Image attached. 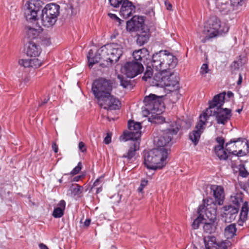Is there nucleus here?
<instances>
[{"label":"nucleus","mask_w":249,"mask_h":249,"mask_svg":"<svg viewBox=\"0 0 249 249\" xmlns=\"http://www.w3.org/2000/svg\"><path fill=\"white\" fill-rule=\"evenodd\" d=\"M111 81L104 78L95 80L92 91L101 107L104 109H119L121 107L120 101L110 94L112 89Z\"/></svg>","instance_id":"f257e3e1"},{"label":"nucleus","mask_w":249,"mask_h":249,"mask_svg":"<svg viewBox=\"0 0 249 249\" xmlns=\"http://www.w3.org/2000/svg\"><path fill=\"white\" fill-rule=\"evenodd\" d=\"M123 53V47L117 43L107 44L101 47L93 55V52L90 50L87 55L89 66L91 68L93 65L103 60L105 63L101 64L103 67H108L118 61Z\"/></svg>","instance_id":"f03ea898"},{"label":"nucleus","mask_w":249,"mask_h":249,"mask_svg":"<svg viewBox=\"0 0 249 249\" xmlns=\"http://www.w3.org/2000/svg\"><path fill=\"white\" fill-rule=\"evenodd\" d=\"M127 127L128 130L123 132L120 140L124 142L131 141L128 151L123 156V157L130 160L135 155L136 151L140 149L142 126L140 123L130 120L128 121Z\"/></svg>","instance_id":"7ed1b4c3"},{"label":"nucleus","mask_w":249,"mask_h":249,"mask_svg":"<svg viewBox=\"0 0 249 249\" xmlns=\"http://www.w3.org/2000/svg\"><path fill=\"white\" fill-rule=\"evenodd\" d=\"M177 64V58L166 50H161L154 53L151 61L153 69L162 72L174 68Z\"/></svg>","instance_id":"20e7f679"},{"label":"nucleus","mask_w":249,"mask_h":249,"mask_svg":"<svg viewBox=\"0 0 249 249\" xmlns=\"http://www.w3.org/2000/svg\"><path fill=\"white\" fill-rule=\"evenodd\" d=\"M168 150L166 148H157L145 153L144 163L148 169L156 170L166 164Z\"/></svg>","instance_id":"39448f33"},{"label":"nucleus","mask_w":249,"mask_h":249,"mask_svg":"<svg viewBox=\"0 0 249 249\" xmlns=\"http://www.w3.org/2000/svg\"><path fill=\"white\" fill-rule=\"evenodd\" d=\"M169 127L162 131L157 140H155L158 148H165V147L169 145L174 135L177 134L180 126L176 122H171L169 124Z\"/></svg>","instance_id":"423d86ee"},{"label":"nucleus","mask_w":249,"mask_h":249,"mask_svg":"<svg viewBox=\"0 0 249 249\" xmlns=\"http://www.w3.org/2000/svg\"><path fill=\"white\" fill-rule=\"evenodd\" d=\"M212 110H205L199 116V121L196 125L195 129L190 133V140L195 145H196L199 140L201 134L205 128V126L210 117L212 115Z\"/></svg>","instance_id":"0eeeda50"},{"label":"nucleus","mask_w":249,"mask_h":249,"mask_svg":"<svg viewBox=\"0 0 249 249\" xmlns=\"http://www.w3.org/2000/svg\"><path fill=\"white\" fill-rule=\"evenodd\" d=\"M170 99L162 96H156L151 94L144 97L143 109H162L170 107Z\"/></svg>","instance_id":"6e6552de"},{"label":"nucleus","mask_w":249,"mask_h":249,"mask_svg":"<svg viewBox=\"0 0 249 249\" xmlns=\"http://www.w3.org/2000/svg\"><path fill=\"white\" fill-rule=\"evenodd\" d=\"M42 1L30 0L24 5V17L27 21L32 22L37 19L38 12L42 7Z\"/></svg>","instance_id":"1a4fd4ad"},{"label":"nucleus","mask_w":249,"mask_h":249,"mask_svg":"<svg viewBox=\"0 0 249 249\" xmlns=\"http://www.w3.org/2000/svg\"><path fill=\"white\" fill-rule=\"evenodd\" d=\"M233 94L231 91L227 93L224 91L213 96L212 100L209 101V107L207 109H228L227 107L222 108L224 103L226 102L233 100Z\"/></svg>","instance_id":"9d476101"},{"label":"nucleus","mask_w":249,"mask_h":249,"mask_svg":"<svg viewBox=\"0 0 249 249\" xmlns=\"http://www.w3.org/2000/svg\"><path fill=\"white\" fill-rule=\"evenodd\" d=\"M143 71L142 65L138 61L127 62L121 68L122 72L130 78L141 73Z\"/></svg>","instance_id":"9b49d317"},{"label":"nucleus","mask_w":249,"mask_h":249,"mask_svg":"<svg viewBox=\"0 0 249 249\" xmlns=\"http://www.w3.org/2000/svg\"><path fill=\"white\" fill-rule=\"evenodd\" d=\"M201 207L202 216L203 213H205V216L211 222H214L216 217V206L215 203L213 202L212 199H204L203 205H200Z\"/></svg>","instance_id":"f8f14e48"},{"label":"nucleus","mask_w":249,"mask_h":249,"mask_svg":"<svg viewBox=\"0 0 249 249\" xmlns=\"http://www.w3.org/2000/svg\"><path fill=\"white\" fill-rule=\"evenodd\" d=\"M161 110H142L141 114L143 117L147 118L150 122L161 124L165 122V118L161 115Z\"/></svg>","instance_id":"ddd939ff"},{"label":"nucleus","mask_w":249,"mask_h":249,"mask_svg":"<svg viewBox=\"0 0 249 249\" xmlns=\"http://www.w3.org/2000/svg\"><path fill=\"white\" fill-rule=\"evenodd\" d=\"M205 249H226L228 242L218 241L213 236H207L203 238Z\"/></svg>","instance_id":"4468645a"},{"label":"nucleus","mask_w":249,"mask_h":249,"mask_svg":"<svg viewBox=\"0 0 249 249\" xmlns=\"http://www.w3.org/2000/svg\"><path fill=\"white\" fill-rule=\"evenodd\" d=\"M179 78L174 73L166 74L164 83L161 82L160 85H163L168 90L173 91L179 89Z\"/></svg>","instance_id":"2eb2a0df"},{"label":"nucleus","mask_w":249,"mask_h":249,"mask_svg":"<svg viewBox=\"0 0 249 249\" xmlns=\"http://www.w3.org/2000/svg\"><path fill=\"white\" fill-rule=\"evenodd\" d=\"M144 19L142 16H133L126 22V29L130 32L137 31L142 29Z\"/></svg>","instance_id":"dca6fc26"},{"label":"nucleus","mask_w":249,"mask_h":249,"mask_svg":"<svg viewBox=\"0 0 249 249\" xmlns=\"http://www.w3.org/2000/svg\"><path fill=\"white\" fill-rule=\"evenodd\" d=\"M205 25L208 26V28H212L217 30L219 33L221 34L226 33L229 30V27L225 24H221L220 21L215 17L210 18Z\"/></svg>","instance_id":"f3484780"},{"label":"nucleus","mask_w":249,"mask_h":249,"mask_svg":"<svg viewBox=\"0 0 249 249\" xmlns=\"http://www.w3.org/2000/svg\"><path fill=\"white\" fill-rule=\"evenodd\" d=\"M135 6L128 0H124L120 11V15L124 18L131 16L135 12Z\"/></svg>","instance_id":"a211bd4d"},{"label":"nucleus","mask_w":249,"mask_h":249,"mask_svg":"<svg viewBox=\"0 0 249 249\" xmlns=\"http://www.w3.org/2000/svg\"><path fill=\"white\" fill-rule=\"evenodd\" d=\"M210 189L213 193L215 202L219 205H222L225 198L224 190L223 187L220 185H212Z\"/></svg>","instance_id":"6ab92c4d"},{"label":"nucleus","mask_w":249,"mask_h":249,"mask_svg":"<svg viewBox=\"0 0 249 249\" xmlns=\"http://www.w3.org/2000/svg\"><path fill=\"white\" fill-rule=\"evenodd\" d=\"M213 115L217 124H224L231 116V110H214Z\"/></svg>","instance_id":"aec40b11"},{"label":"nucleus","mask_w":249,"mask_h":249,"mask_svg":"<svg viewBox=\"0 0 249 249\" xmlns=\"http://www.w3.org/2000/svg\"><path fill=\"white\" fill-rule=\"evenodd\" d=\"M25 51L28 56L31 57H36L39 55L41 53L40 46L34 42L29 41L26 45Z\"/></svg>","instance_id":"412c9836"},{"label":"nucleus","mask_w":249,"mask_h":249,"mask_svg":"<svg viewBox=\"0 0 249 249\" xmlns=\"http://www.w3.org/2000/svg\"><path fill=\"white\" fill-rule=\"evenodd\" d=\"M224 208V215L226 220L231 222L234 220L237 216L239 208L231 205L226 206Z\"/></svg>","instance_id":"4be33fe9"},{"label":"nucleus","mask_w":249,"mask_h":249,"mask_svg":"<svg viewBox=\"0 0 249 249\" xmlns=\"http://www.w3.org/2000/svg\"><path fill=\"white\" fill-rule=\"evenodd\" d=\"M57 18L53 16H49L48 14L43 13L41 17L42 24L46 27H50L53 25L57 20Z\"/></svg>","instance_id":"5701e85b"},{"label":"nucleus","mask_w":249,"mask_h":249,"mask_svg":"<svg viewBox=\"0 0 249 249\" xmlns=\"http://www.w3.org/2000/svg\"><path fill=\"white\" fill-rule=\"evenodd\" d=\"M59 6L54 3H50L42 9V12L48 14L49 16H53L58 17L59 14Z\"/></svg>","instance_id":"b1692460"},{"label":"nucleus","mask_w":249,"mask_h":249,"mask_svg":"<svg viewBox=\"0 0 249 249\" xmlns=\"http://www.w3.org/2000/svg\"><path fill=\"white\" fill-rule=\"evenodd\" d=\"M25 32L28 38L35 39L39 36L42 30L40 27L34 28L28 26L25 28Z\"/></svg>","instance_id":"393cba45"},{"label":"nucleus","mask_w":249,"mask_h":249,"mask_svg":"<svg viewBox=\"0 0 249 249\" xmlns=\"http://www.w3.org/2000/svg\"><path fill=\"white\" fill-rule=\"evenodd\" d=\"M66 207V202L64 200H60L57 205V207L53 210V216L55 218L61 217L64 215Z\"/></svg>","instance_id":"a878e982"},{"label":"nucleus","mask_w":249,"mask_h":249,"mask_svg":"<svg viewBox=\"0 0 249 249\" xmlns=\"http://www.w3.org/2000/svg\"><path fill=\"white\" fill-rule=\"evenodd\" d=\"M232 168L235 173H239L242 177H247L249 175V172L245 168V165L241 163H234L232 164Z\"/></svg>","instance_id":"bb28decb"},{"label":"nucleus","mask_w":249,"mask_h":249,"mask_svg":"<svg viewBox=\"0 0 249 249\" xmlns=\"http://www.w3.org/2000/svg\"><path fill=\"white\" fill-rule=\"evenodd\" d=\"M238 142V140H231L230 142L226 143V145H225L226 149L228 152L229 153H231L232 154L236 155L238 157H241V156H244L246 154L245 152L243 151L242 149L239 150L237 152L236 150L232 149L231 147H229V146L231 144H232V143H233V145H232V147L233 148L234 146L236 147L237 146V145H235V143Z\"/></svg>","instance_id":"cd10ccee"},{"label":"nucleus","mask_w":249,"mask_h":249,"mask_svg":"<svg viewBox=\"0 0 249 249\" xmlns=\"http://www.w3.org/2000/svg\"><path fill=\"white\" fill-rule=\"evenodd\" d=\"M208 26L204 25V30L203 33L205 36V38L202 40V41L205 42L207 40L215 37L219 35H221V33H219L217 30H214L212 28H207Z\"/></svg>","instance_id":"c85d7f7f"},{"label":"nucleus","mask_w":249,"mask_h":249,"mask_svg":"<svg viewBox=\"0 0 249 249\" xmlns=\"http://www.w3.org/2000/svg\"><path fill=\"white\" fill-rule=\"evenodd\" d=\"M166 75L163 72H157L155 73L152 78V84L153 86L163 88V85H160L161 82L164 83Z\"/></svg>","instance_id":"c756f323"},{"label":"nucleus","mask_w":249,"mask_h":249,"mask_svg":"<svg viewBox=\"0 0 249 249\" xmlns=\"http://www.w3.org/2000/svg\"><path fill=\"white\" fill-rule=\"evenodd\" d=\"M230 201L234 205V206L239 208L240 205L244 202L243 201V194L241 192L233 193L231 196Z\"/></svg>","instance_id":"7c9ffc66"},{"label":"nucleus","mask_w":249,"mask_h":249,"mask_svg":"<svg viewBox=\"0 0 249 249\" xmlns=\"http://www.w3.org/2000/svg\"><path fill=\"white\" fill-rule=\"evenodd\" d=\"M236 225L234 224H231L227 226L224 230V234L227 239L232 238L236 232Z\"/></svg>","instance_id":"2f4dec72"},{"label":"nucleus","mask_w":249,"mask_h":249,"mask_svg":"<svg viewBox=\"0 0 249 249\" xmlns=\"http://www.w3.org/2000/svg\"><path fill=\"white\" fill-rule=\"evenodd\" d=\"M214 151L220 160H225L228 157V153L224 149L223 146H215Z\"/></svg>","instance_id":"473e14b6"},{"label":"nucleus","mask_w":249,"mask_h":249,"mask_svg":"<svg viewBox=\"0 0 249 249\" xmlns=\"http://www.w3.org/2000/svg\"><path fill=\"white\" fill-rule=\"evenodd\" d=\"M249 211V205L247 201H245L242 204V209L240 214V220L242 222H244L247 218Z\"/></svg>","instance_id":"72a5a7b5"},{"label":"nucleus","mask_w":249,"mask_h":249,"mask_svg":"<svg viewBox=\"0 0 249 249\" xmlns=\"http://www.w3.org/2000/svg\"><path fill=\"white\" fill-rule=\"evenodd\" d=\"M147 50L142 48L136 50L133 53V56L136 61L141 60L147 54Z\"/></svg>","instance_id":"f704fd0d"},{"label":"nucleus","mask_w":249,"mask_h":249,"mask_svg":"<svg viewBox=\"0 0 249 249\" xmlns=\"http://www.w3.org/2000/svg\"><path fill=\"white\" fill-rule=\"evenodd\" d=\"M149 39V34L146 32H142L138 34L137 42L139 45H143L146 43Z\"/></svg>","instance_id":"c9c22d12"},{"label":"nucleus","mask_w":249,"mask_h":249,"mask_svg":"<svg viewBox=\"0 0 249 249\" xmlns=\"http://www.w3.org/2000/svg\"><path fill=\"white\" fill-rule=\"evenodd\" d=\"M197 213L199 216L194 220L192 223V227L194 229H196L198 228L199 224L202 222V220L205 219L203 216H202L201 213V207H199L197 210Z\"/></svg>","instance_id":"e433bc0d"},{"label":"nucleus","mask_w":249,"mask_h":249,"mask_svg":"<svg viewBox=\"0 0 249 249\" xmlns=\"http://www.w3.org/2000/svg\"><path fill=\"white\" fill-rule=\"evenodd\" d=\"M118 78L120 80V85L124 88H127L128 86L130 85V81L126 78H124L123 76L118 74L117 76Z\"/></svg>","instance_id":"4c0bfd02"},{"label":"nucleus","mask_w":249,"mask_h":249,"mask_svg":"<svg viewBox=\"0 0 249 249\" xmlns=\"http://www.w3.org/2000/svg\"><path fill=\"white\" fill-rule=\"evenodd\" d=\"M203 229L205 232L209 233H212L215 230L214 226L212 222L206 223L203 226Z\"/></svg>","instance_id":"58836bf2"},{"label":"nucleus","mask_w":249,"mask_h":249,"mask_svg":"<svg viewBox=\"0 0 249 249\" xmlns=\"http://www.w3.org/2000/svg\"><path fill=\"white\" fill-rule=\"evenodd\" d=\"M153 74V69L151 66H148L146 67V70L144 72V75L142 77V79L147 81L148 79H151V76Z\"/></svg>","instance_id":"ea45409f"},{"label":"nucleus","mask_w":249,"mask_h":249,"mask_svg":"<svg viewBox=\"0 0 249 249\" xmlns=\"http://www.w3.org/2000/svg\"><path fill=\"white\" fill-rule=\"evenodd\" d=\"M31 59V67L33 68H37L39 67L41 65V60H39L38 58H34Z\"/></svg>","instance_id":"a19ab883"},{"label":"nucleus","mask_w":249,"mask_h":249,"mask_svg":"<svg viewBox=\"0 0 249 249\" xmlns=\"http://www.w3.org/2000/svg\"><path fill=\"white\" fill-rule=\"evenodd\" d=\"M31 59H20L18 61V64L25 68L31 67Z\"/></svg>","instance_id":"79ce46f5"},{"label":"nucleus","mask_w":249,"mask_h":249,"mask_svg":"<svg viewBox=\"0 0 249 249\" xmlns=\"http://www.w3.org/2000/svg\"><path fill=\"white\" fill-rule=\"evenodd\" d=\"M109 1L112 6L116 8L123 3L124 0H109Z\"/></svg>","instance_id":"37998d69"},{"label":"nucleus","mask_w":249,"mask_h":249,"mask_svg":"<svg viewBox=\"0 0 249 249\" xmlns=\"http://www.w3.org/2000/svg\"><path fill=\"white\" fill-rule=\"evenodd\" d=\"M82 164L80 162L78 163L77 165L71 171V174L74 175L78 174L82 169Z\"/></svg>","instance_id":"c03bdc74"},{"label":"nucleus","mask_w":249,"mask_h":249,"mask_svg":"<svg viewBox=\"0 0 249 249\" xmlns=\"http://www.w3.org/2000/svg\"><path fill=\"white\" fill-rule=\"evenodd\" d=\"M148 181L145 179H142L141 181L140 186L138 189V191L139 193H142L143 188L147 185Z\"/></svg>","instance_id":"a18cd8bd"},{"label":"nucleus","mask_w":249,"mask_h":249,"mask_svg":"<svg viewBox=\"0 0 249 249\" xmlns=\"http://www.w3.org/2000/svg\"><path fill=\"white\" fill-rule=\"evenodd\" d=\"M244 0H231V2L232 6L237 7L242 5Z\"/></svg>","instance_id":"49530a36"},{"label":"nucleus","mask_w":249,"mask_h":249,"mask_svg":"<svg viewBox=\"0 0 249 249\" xmlns=\"http://www.w3.org/2000/svg\"><path fill=\"white\" fill-rule=\"evenodd\" d=\"M209 71L208 66L207 64H203L201 67L200 73L205 74Z\"/></svg>","instance_id":"de8ad7c7"},{"label":"nucleus","mask_w":249,"mask_h":249,"mask_svg":"<svg viewBox=\"0 0 249 249\" xmlns=\"http://www.w3.org/2000/svg\"><path fill=\"white\" fill-rule=\"evenodd\" d=\"M81 190V187L79 185L76 184L75 187L72 188V192L74 195L78 194Z\"/></svg>","instance_id":"09e8293b"},{"label":"nucleus","mask_w":249,"mask_h":249,"mask_svg":"<svg viewBox=\"0 0 249 249\" xmlns=\"http://www.w3.org/2000/svg\"><path fill=\"white\" fill-rule=\"evenodd\" d=\"M111 141V135L107 133V136L105 138L104 142L106 144H109Z\"/></svg>","instance_id":"8fccbe9b"},{"label":"nucleus","mask_w":249,"mask_h":249,"mask_svg":"<svg viewBox=\"0 0 249 249\" xmlns=\"http://www.w3.org/2000/svg\"><path fill=\"white\" fill-rule=\"evenodd\" d=\"M216 141L218 143V145L217 146H223L224 143V140L222 137H218L216 138Z\"/></svg>","instance_id":"3c124183"},{"label":"nucleus","mask_w":249,"mask_h":249,"mask_svg":"<svg viewBox=\"0 0 249 249\" xmlns=\"http://www.w3.org/2000/svg\"><path fill=\"white\" fill-rule=\"evenodd\" d=\"M79 149L82 151L84 152L86 150L85 148V145L84 142H81L79 143L78 144Z\"/></svg>","instance_id":"603ef678"},{"label":"nucleus","mask_w":249,"mask_h":249,"mask_svg":"<svg viewBox=\"0 0 249 249\" xmlns=\"http://www.w3.org/2000/svg\"><path fill=\"white\" fill-rule=\"evenodd\" d=\"M103 179L102 177H100L98 178H97L95 182L93 183V186H98L100 182H102V179Z\"/></svg>","instance_id":"864d4df0"},{"label":"nucleus","mask_w":249,"mask_h":249,"mask_svg":"<svg viewBox=\"0 0 249 249\" xmlns=\"http://www.w3.org/2000/svg\"><path fill=\"white\" fill-rule=\"evenodd\" d=\"M108 16H109L111 18L114 19H116V20H120V18H118V17L116 16V15H115V14H111V13H108Z\"/></svg>","instance_id":"5fc2aeb1"},{"label":"nucleus","mask_w":249,"mask_h":249,"mask_svg":"<svg viewBox=\"0 0 249 249\" xmlns=\"http://www.w3.org/2000/svg\"><path fill=\"white\" fill-rule=\"evenodd\" d=\"M165 4L166 6V8L167 10H172V5L170 2L166 1H165Z\"/></svg>","instance_id":"6e6d98bb"},{"label":"nucleus","mask_w":249,"mask_h":249,"mask_svg":"<svg viewBox=\"0 0 249 249\" xmlns=\"http://www.w3.org/2000/svg\"><path fill=\"white\" fill-rule=\"evenodd\" d=\"M52 148L54 151L55 153H57L58 152V147L56 143H53L52 145Z\"/></svg>","instance_id":"4d7b16f0"},{"label":"nucleus","mask_w":249,"mask_h":249,"mask_svg":"<svg viewBox=\"0 0 249 249\" xmlns=\"http://www.w3.org/2000/svg\"><path fill=\"white\" fill-rule=\"evenodd\" d=\"M39 247L40 249H49L47 246L43 243H40L39 245Z\"/></svg>","instance_id":"13d9d810"},{"label":"nucleus","mask_w":249,"mask_h":249,"mask_svg":"<svg viewBox=\"0 0 249 249\" xmlns=\"http://www.w3.org/2000/svg\"><path fill=\"white\" fill-rule=\"evenodd\" d=\"M238 66L239 65L237 62H234L233 64H232L231 65V68L232 69L234 68V70H235L236 69H238Z\"/></svg>","instance_id":"bf43d9fd"},{"label":"nucleus","mask_w":249,"mask_h":249,"mask_svg":"<svg viewBox=\"0 0 249 249\" xmlns=\"http://www.w3.org/2000/svg\"><path fill=\"white\" fill-rule=\"evenodd\" d=\"M240 146H246L247 149H248L249 148V143L247 141L245 142H242L240 143Z\"/></svg>","instance_id":"052dcab7"},{"label":"nucleus","mask_w":249,"mask_h":249,"mask_svg":"<svg viewBox=\"0 0 249 249\" xmlns=\"http://www.w3.org/2000/svg\"><path fill=\"white\" fill-rule=\"evenodd\" d=\"M49 98H47V99L46 98H45L44 99V101L43 102H42L41 103H39V107H43V104L46 103L47 102V101L49 100Z\"/></svg>","instance_id":"680f3d73"},{"label":"nucleus","mask_w":249,"mask_h":249,"mask_svg":"<svg viewBox=\"0 0 249 249\" xmlns=\"http://www.w3.org/2000/svg\"><path fill=\"white\" fill-rule=\"evenodd\" d=\"M90 223V220L89 219H87L84 222V225L86 227H88Z\"/></svg>","instance_id":"e2e57ef3"},{"label":"nucleus","mask_w":249,"mask_h":249,"mask_svg":"<svg viewBox=\"0 0 249 249\" xmlns=\"http://www.w3.org/2000/svg\"><path fill=\"white\" fill-rule=\"evenodd\" d=\"M242 82V76H241V74L240 73L239 74V80L237 82V84L238 85H240Z\"/></svg>","instance_id":"0e129e2a"},{"label":"nucleus","mask_w":249,"mask_h":249,"mask_svg":"<svg viewBox=\"0 0 249 249\" xmlns=\"http://www.w3.org/2000/svg\"><path fill=\"white\" fill-rule=\"evenodd\" d=\"M101 191H102V188H98L97 189L96 192H97V193H99Z\"/></svg>","instance_id":"69168bd1"},{"label":"nucleus","mask_w":249,"mask_h":249,"mask_svg":"<svg viewBox=\"0 0 249 249\" xmlns=\"http://www.w3.org/2000/svg\"><path fill=\"white\" fill-rule=\"evenodd\" d=\"M108 110L107 115H109L112 110L110 109V110Z\"/></svg>","instance_id":"338daca9"},{"label":"nucleus","mask_w":249,"mask_h":249,"mask_svg":"<svg viewBox=\"0 0 249 249\" xmlns=\"http://www.w3.org/2000/svg\"><path fill=\"white\" fill-rule=\"evenodd\" d=\"M79 178V177L75 178V179H74V180L76 181H77L78 180V178Z\"/></svg>","instance_id":"774afa93"}]
</instances>
